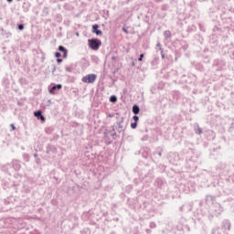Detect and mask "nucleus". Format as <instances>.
<instances>
[{
    "instance_id": "nucleus-1",
    "label": "nucleus",
    "mask_w": 234,
    "mask_h": 234,
    "mask_svg": "<svg viewBox=\"0 0 234 234\" xmlns=\"http://www.w3.org/2000/svg\"><path fill=\"white\" fill-rule=\"evenodd\" d=\"M89 47L91 50H98L101 47V41L96 38H91L88 40Z\"/></svg>"
},
{
    "instance_id": "nucleus-2",
    "label": "nucleus",
    "mask_w": 234,
    "mask_h": 234,
    "mask_svg": "<svg viewBox=\"0 0 234 234\" xmlns=\"http://www.w3.org/2000/svg\"><path fill=\"white\" fill-rule=\"evenodd\" d=\"M96 78V74H88L82 78L81 81H83V83H94Z\"/></svg>"
},
{
    "instance_id": "nucleus-3",
    "label": "nucleus",
    "mask_w": 234,
    "mask_h": 234,
    "mask_svg": "<svg viewBox=\"0 0 234 234\" xmlns=\"http://www.w3.org/2000/svg\"><path fill=\"white\" fill-rule=\"evenodd\" d=\"M98 28H100V26H98V25H93L92 26L93 34H96V36H102L103 32H101V30H99Z\"/></svg>"
},
{
    "instance_id": "nucleus-4",
    "label": "nucleus",
    "mask_w": 234,
    "mask_h": 234,
    "mask_svg": "<svg viewBox=\"0 0 234 234\" xmlns=\"http://www.w3.org/2000/svg\"><path fill=\"white\" fill-rule=\"evenodd\" d=\"M63 86L61 84H57L49 90V93L56 94V90H61Z\"/></svg>"
},
{
    "instance_id": "nucleus-5",
    "label": "nucleus",
    "mask_w": 234,
    "mask_h": 234,
    "mask_svg": "<svg viewBox=\"0 0 234 234\" xmlns=\"http://www.w3.org/2000/svg\"><path fill=\"white\" fill-rule=\"evenodd\" d=\"M34 116L37 118V120H41V122H45V116L41 114V111H37L34 112Z\"/></svg>"
},
{
    "instance_id": "nucleus-6",
    "label": "nucleus",
    "mask_w": 234,
    "mask_h": 234,
    "mask_svg": "<svg viewBox=\"0 0 234 234\" xmlns=\"http://www.w3.org/2000/svg\"><path fill=\"white\" fill-rule=\"evenodd\" d=\"M58 50L60 51V52H63L64 53V58H67V49L66 48H63V46H59L58 47Z\"/></svg>"
},
{
    "instance_id": "nucleus-7",
    "label": "nucleus",
    "mask_w": 234,
    "mask_h": 234,
    "mask_svg": "<svg viewBox=\"0 0 234 234\" xmlns=\"http://www.w3.org/2000/svg\"><path fill=\"white\" fill-rule=\"evenodd\" d=\"M133 114H138L140 112V107H138L137 105H134L133 107Z\"/></svg>"
},
{
    "instance_id": "nucleus-8",
    "label": "nucleus",
    "mask_w": 234,
    "mask_h": 234,
    "mask_svg": "<svg viewBox=\"0 0 234 234\" xmlns=\"http://www.w3.org/2000/svg\"><path fill=\"white\" fill-rule=\"evenodd\" d=\"M117 98H116V96H112L111 98H110V101H112V103H115V101H117Z\"/></svg>"
},
{
    "instance_id": "nucleus-9",
    "label": "nucleus",
    "mask_w": 234,
    "mask_h": 234,
    "mask_svg": "<svg viewBox=\"0 0 234 234\" xmlns=\"http://www.w3.org/2000/svg\"><path fill=\"white\" fill-rule=\"evenodd\" d=\"M137 125H138L137 122H132V123H131L132 129H136Z\"/></svg>"
},
{
    "instance_id": "nucleus-10",
    "label": "nucleus",
    "mask_w": 234,
    "mask_h": 234,
    "mask_svg": "<svg viewBox=\"0 0 234 234\" xmlns=\"http://www.w3.org/2000/svg\"><path fill=\"white\" fill-rule=\"evenodd\" d=\"M133 120L136 123H138V120H140V118L137 115H134Z\"/></svg>"
},
{
    "instance_id": "nucleus-11",
    "label": "nucleus",
    "mask_w": 234,
    "mask_h": 234,
    "mask_svg": "<svg viewBox=\"0 0 234 234\" xmlns=\"http://www.w3.org/2000/svg\"><path fill=\"white\" fill-rule=\"evenodd\" d=\"M55 57L58 58H61V53L56 52Z\"/></svg>"
},
{
    "instance_id": "nucleus-12",
    "label": "nucleus",
    "mask_w": 234,
    "mask_h": 234,
    "mask_svg": "<svg viewBox=\"0 0 234 234\" xmlns=\"http://www.w3.org/2000/svg\"><path fill=\"white\" fill-rule=\"evenodd\" d=\"M144 60V54L140 55V58H138V61H143Z\"/></svg>"
},
{
    "instance_id": "nucleus-13",
    "label": "nucleus",
    "mask_w": 234,
    "mask_h": 234,
    "mask_svg": "<svg viewBox=\"0 0 234 234\" xmlns=\"http://www.w3.org/2000/svg\"><path fill=\"white\" fill-rule=\"evenodd\" d=\"M23 28H25V27L20 24V25L18 26V29H19V30H23Z\"/></svg>"
},
{
    "instance_id": "nucleus-14",
    "label": "nucleus",
    "mask_w": 234,
    "mask_h": 234,
    "mask_svg": "<svg viewBox=\"0 0 234 234\" xmlns=\"http://www.w3.org/2000/svg\"><path fill=\"white\" fill-rule=\"evenodd\" d=\"M62 61H63V59H61V58H58V59H57V62H58V63H62Z\"/></svg>"
},
{
    "instance_id": "nucleus-15",
    "label": "nucleus",
    "mask_w": 234,
    "mask_h": 234,
    "mask_svg": "<svg viewBox=\"0 0 234 234\" xmlns=\"http://www.w3.org/2000/svg\"><path fill=\"white\" fill-rule=\"evenodd\" d=\"M12 131H16V126L14 124H11Z\"/></svg>"
},
{
    "instance_id": "nucleus-16",
    "label": "nucleus",
    "mask_w": 234,
    "mask_h": 234,
    "mask_svg": "<svg viewBox=\"0 0 234 234\" xmlns=\"http://www.w3.org/2000/svg\"><path fill=\"white\" fill-rule=\"evenodd\" d=\"M13 0H7L8 3H12Z\"/></svg>"
},
{
    "instance_id": "nucleus-17",
    "label": "nucleus",
    "mask_w": 234,
    "mask_h": 234,
    "mask_svg": "<svg viewBox=\"0 0 234 234\" xmlns=\"http://www.w3.org/2000/svg\"><path fill=\"white\" fill-rule=\"evenodd\" d=\"M112 59H113V60L116 59V57H112Z\"/></svg>"
}]
</instances>
